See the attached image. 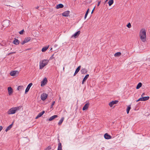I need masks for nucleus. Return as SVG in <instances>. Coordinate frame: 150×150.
<instances>
[{"label":"nucleus","mask_w":150,"mask_h":150,"mask_svg":"<svg viewBox=\"0 0 150 150\" xmlns=\"http://www.w3.org/2000/svg\"><path fill=\"white\" fill-rule=\"evenodd\" d=\"M13 125V123L11 124L9 126L7 127L6 128L5 131L6 132H7L12 127Z\"/></svg>","instance_id":"aec40b11"},{"label":"nucleus","mask_w":150,"mask_h":150,"mask_svg":"<svg viewBox=\"0 0 150 150\" xmlns=\"http://www.w3.org/2000/svg\"><path fill=\"white\" fill-rule=\"evenodd\" d=\"M89 104L88 103H87L85 104L84 106L82 108V110H84L86 109H87L89 105Z\"/></svg>","instance_id":"f3484780"},{"label":"nucleus","mask_w":150,"mask_h":150,"mask_svg":"<svg viewBox=\"0 0 150 150\" xmlns=\"http://www.w3.org/2000/svg\"><path fill=\"white\" fill-rule=\"evenodd\" d=\"M64 117H62L61 118V119L60 120H59V122L58 123V125H61L62 122H63L64 120Z\"/></svg>","instance_id":"393cba45"},{"label":"nucleus","mask_w":150,"mask_h":150,"mask_svg":"<svg viewBox=\"0 0 150 150\" xmlns=\"http://www.w3.org/2000/svg\"><path fill=\"white\" fill-rule=\"evenodd\" d=\"M80 33V31L79 30L78 31L71 36V38L74 37L75 38H76L79 35Z\"/></svg>","instance_id":"9b49d317"},{"label":"nucleus","mask_w":150,"mask_h":150,"mask_svg":"<svg viewBox=\"0 0 150 150\" xmlns=\"http://www.w3.org/2000/svg\"><path fill=\"white\" fill-rule=\"evenodd\" d=\"M118 102V101L116 100L112 101L109 103V105L110 107H112L114 105L116 104Z\"/></svg>","instance_id":"1a4fd4ad"},{"label":"nucleus","mask_w":150,"mask_h":150,"mask_svg":"<svg viewBox=\"0 0 150 150\" xmlns=\"http://www.w3.org/2000/svg\"><path fill=\"white\" fill-rule=\"evenodd\" d=\"M81 74H86L87 72V70L85 68H82V69L81 70Z\"/></svg>","instance_id":"dca6fc26"},{"label":"nucleus","mask_w":150,"mask_h":150,"mask_svg":"<svg viewBox=\"0 0 150 150\" xmlns=\"http://www.w3.org/2000/svg\"><path fill=\"white\" fill-rule=\"evenodd\" d=\"M26 42H25V41L24 40L21 43V44L22 45H24V44H25V43H26Z\"/></svg>","instance_id":"58836bf2"},{"label":"nucleus","mask_w":150,"mask_h":150,"mask_svg":"<svg viewBox=\"0 0 150 150\" xmlns=\"http://www.w3.org/2000/svg\"><path fill=\"white\" fill-rule=\"evenodd\" d=\"M13 43L15 45H18L19 43V41L17 39H15L13 41Z\"/></svg>","instance_id":"b1692460"},{"label":"nucleus","mask_w":150,"mask_h":150,"mask_svg":"<svg viewBox=\"0 0 150 150\" xmlns=\"http://www.w3.org/2000/svg\"><path fill=\"white\" fill-rule=\"evenodd\" d=\"M49 46L44 47L42 49V52H45L49 48Z\"/></svg>","instance_id":"a878e982"},{"label":"nucleus","mask_w":150,"mask_h":150,"mask_svg":"<svg viewBox=\"0 0 150 150\" xmlns=\"http://www.w3.org/2000/svg\"><path fill=\"white\" fill-rule=\"evenodd\" d=\"M64 7V5L63 4H60L57 5L56 6V8L57 9H59V8H62Z\"/></svg>","instance_id":"412c9836"},{"label":"nucleus","mask_w":150,"mask_h":150,"mask_svg":"<svg viewBox=\"0 0 150 150\" xmlns=\"http://www.w3.org/2000/svg\"><path fill=\"white\" fill-rule=\"evenodd\" d=\"M81 67V66H80L77 68L74 75V76H75L79 72L80 70Z\"/></svg>","instance_id":"a211bd4d"},{"label":"nucleus","mask_w":150,"mask_h":150,"mask_svg":"<svg viewBox=\"0 0 150 150\" xmlns=\"http://www.w3.org/2000/svg\"><path fill=\"white\" fill-rule=\"evenodd\" d=\"M9 21L8 20H4L3 21L2 24L4 27H7L9 25Z\"/></svg>","instance_id":"20e7f679"},{"label":"nucleus","mask_w":150,"mask_h":150,"mask_svg":"<svg viewBox=\"0 0 150 150\" xmlns=\"http://www.w3.org/2000/svg\"><path fill=\"white\" fill-rule=\"evenodd\" d=\"M30 37H27L25 38L24 40L26 42H27L28 41H30Z\"/></svg>","instance_id":"c85d7f7f"},{"label":"nucleus","mask_w":150,"mask_h":150,"mask_svg":"<svg viewBox=\"0 0 150 150\" xmlns=\"http://www.w3.org/2000/svg\"><path fill=\"white\" fill-rule=\"evenodd\" d=\"M58 116L57 115H54L51 117L49 119V120L51 121L53 120L54 118L57 117Z\"/></svg>","instance_id":"4be33fe9"},{"label":"nucleus","mask_w":150,"mask_h":150,"mask_svg":"<svg viewBox=\"0 0 150 150\" xmlns=\"http://www.w3.org/2000/svg\"><path fill=\"white\" fill-rule=\"evenodd\" d=\"M108 0H106L105 1V2H106L107 1H108Z\"/></svg>","instance_id":"8fccbe9b"},{"label":"nucleus","mask_w":150,"mask_h":150,"mask_svg":"<svg viewBox=\"0 0 150 150\" xmlns=\"http://www.w3.org/2000/svg\"><path fill=\"white\" fill-rule=\"evenodd\" d=\"M23 88V86H19L17 88V89L18 91H21Z\"/></svg>","instance_id":"7c9ffc66"},{"label":"nucleus","mask_w":150,"mask_h":150,"mask_svg":"<svg viewBox=\"0 0 150 150\" xmlns=\"http://www.w3.org/2000/svg\"><path fill=\"white\" fill-rule=\"evenodd\" d=\"M100 2H101V1H99L98 2V5H97L98 6L100 4Z\"/></svg>","instance_id":"79ce46f5"},{"label":"nucleus","mask_w":150,"mask_h":150,"mask_svg":"<svg viewBox=\"0 0 150 150\" xmlns=\"http://www.w3.org/2000/svg\"><path fill=\"white\" fill-rule=\"evenodd\" d=\"M89 76V74H88L86 75L85 77L83 79L82 82V84H83L84 83V82H85L86 80L88 79Z\"/></svg>","instance_id":"6ab92c4d"},{"label":"nucleus","mask_w":150,"mask_h":150,"mask_svg":"<svg viewBox=\"0 0 150 150\" xmlns=\"http://www.w3.org/2000/svg\"><path fill=\"white\" fill-rule=\"evenodd\" d=\"M149 96L142 97L138 99V100H137V102H138L139 101H145L148 100L149 99Z\"/></svg>","instance_id":"7ed1b4c3"},{"label":"nucleus","mask_w":150,"mask_h":150,"mask_svg":"<svg viewBox=\"0 0 150 150\" xmlns=\"http://www.w3.org/2000/svg\"><path fill=\"white\" fill-rule=\"evenodd\" d=\"M49 61V60L44 59L41 62H40V69H42L46 65Z\"/></svg>","instance_id":"f03ea898"},{"label":"nucleus","mask_w":150,"mask_h":150,"mask_svg":"<svg viewBox=\"0 0 150 150\" xmlns=\"http://www.w3.org/2000/svg\"><path fill=\"white\" fill-rule=\"evenodd\" d=\"M3 127L2 126H0V132L2 129Z\"/></svg>","instance_id":"a19ab883"},{"label":"nucleus","mask_w":150,"mask_h":150,"mask_svg":"<svg viewBox=\"0 0 150 150\" xmlns=\"http://www.w3.org/2000/svg\"><path fill=\"white\" fill-rule=\"evenodd\" d=\"M45 112L43 111L42 112L40 113L36 117L35 119H37L41 117L45 113Z\"/></svg>","instance_id":"2eb2a0df"},{"label":"nucleus","mask_w":150,"mask_h":150,"mask_svg":"<svg viewBox=\"0 0 150 150\" xmlns=\"http://www.w3.org/2000/svg\"><path fill=\"white\" fill-rule=\"evenodd\" d=\"M13 108H11L7 112V113L8 114H12L16 113L15 110H14Z\"/></svg>","instance_id":"39448f33"},{"label":"nucleus","mask_w":150,"mask_h":150,"mask_svg":"<svg viewBox=\"0 0 150 150\" xmlns=\"http://www.w3.org/2000/svg\"><path fill=\"white\" fill-rule=\"evenodd\" d=\"M18 72L17 71H13L10 73V75L12 76H14L16 74H18Z\"/></svg>","instance_id":"9d476101"},{"label":"nucleus","mask_w":150,"mask_h":150,"mask_svg":"<svg viewBox=\"0 0 150 150\" xmlns=\"http://www.w3.org/2000/svg\"><path fill=\"white\" fill-rule=\"evenodd\" d=\"M127 26L129 28H130L131 27V24L130 23H129L127 25Z\"/></svg>","instance_id":"f704fd0d"},{"label":"nucleus","mask_w":150,"mask_h":150,"mask_svg":"<svg viewBox=\"0 0 150 150\" xmlns=\"http://www.w3.org/2000/svg\"><path fill=\"white\" fill-rule=\"evenodd\" d=\"M131 109V107L130 105H129L127 109V114H128L129 112V111Z\"/></svg>","instance_id":"473e14b6"},{"label":"nucleus","mask_w":150,"mask_h":150,"mask_svg":"<svg viewBox=\"0 0 150 150\" xmlns=\"http://www.w3.org/2000/svg\"><path fill=\"white\" fill-rule=\"evenodd\" d=\"M47 82V78L46 77H45L43 79V80L41 82V86H42L45 85L46 84Z\"/></svg>","instance_id":"0eeeda50"},{"label":"nucleus","mask_w":150,"mask_h":150,"mask_svg":"<svg viewBox=\"0 0 150 150\" xmlns=\"http://www.w3.org/2000/svg\"><path fill=\"white\" fill-rule=\"evenodd\" d=\"M64 69V67H63V69Z\"/></svg>","instance_id":"3c124183"},{"label":"nucleus","mask_w":150,"mask_h":150,"mask_svg":"<svg viewBox=\"0 0 150 150\" xmlns=\"http://www.w3.org/2000/svg\"><path fill=\"white\" fill-rule=\"evenodd\" d=\"M114 2L113 0H110L108 2L109 6H111Z\"/></svg>","instance_id":"2f4dec72"},{"label":"nucleus","mask_w":150,"mask_h":150,"mask_svg":"<svg viewBox=\"0 0 150 150\" xmlns=\"http://www.w3.org/2000/svg\"><path fill=\"white\" fill-rule=\"evenodd\" d=\"M58 142H59V139H58Z\"/></svg>","instance_id":"09e8293b"},{"label":"nucleus","mask_w":150,"mask_h":150,"mask_svg":"<svg viewBox=\"0 0 150 150\" xmlns=\"http://www.w3.org/2000/svg\"><path fill=\"white\" fill-rule=\"evenodd\" d=\"M24 31V30L23 29L22 30H21V31L20 32H19V33L20 35H22L23 34Z\"/></svg>","instance_id":"e433bc0d"},{"label":"nucleus","mask_w":150,"mask_h":150,"mask_svg":"<svg viewBox=\"0 0 150 150\" xmlns=\"http://www.w3.org/2000/svg\"><path fill=\"white\" fill-rule=\"evenodd\" d=\"M33 84L32 83H30L27 86V87L26 88L25 91V93H26L29 91L30 87Z\"/></svg>","instance_id":"6e6552de"},{"label":"nucleus","mask_w":150,"mask_h":150,"mask_svg":"<svg viewBox=\"0 0 150 150\" xmlns=\"http://www.w3.org/2000/svg\"><path fill=\"white\" fill-rule=\"evenodd\" d=\"M54 55V54H53L52 55V56H51V57H50V60H52L54 58V57H53Z\"/></svg>","instance_id":"4c0bfd02"},{"label":"nucleus","mask_w":150,"mask_h":150,"mask_svg":"<svg viewBox=\"0 0 150 150\" xmlns=\"http://www.w3.org/2000/svg\"><path fill=\"white\" fill-rule=\"evenodd\" d=\"M39 8V6H37V7H36L35 8H36V9H38Z\"/></svg>","instance_id":"c03bdc74"},{"label":"nucleus","mask_w":150,"mask_h":150,"mask_svg":"<svg viewBox=\"0 0 150 150\" xmlns=\"http://www.w3.org/2000/svg\"><path fill=\"white\" fill-rule=\"evenodd\" d=\"M142 84L141 83H139L136 87V89H139V88L142 86Z\"/></svg>","instance_id":"cd10ccee"},{"label":"nucleus","mask_w":150,"mask_h":150,"mask_svg":"<svg viewBox=\"0 0 150 150\" xmlns=\"http://www.w3.org/2000/svg\"><path fill=\"white\" fill-rule=\"evenodd\" d=\"M8 90L9 95H10L13 93V90L11 87H8Z\"/></svg>","instance_id":"4468645a"},{"label":"nucleus","mask_w":150,"mask_h":150,"mask_svg":"<svg viewBox=\"0 0 150 150\" xmlns=\"http://www.w3.org/2000/svg\"><path fill=\"white\" fill-rule=\"evenodd\" d=\"M88 14V13H86V14H85V16H84V18L85 19L86 18Z\"/></svg>","instance_id":"ea45409f"},{"label":"nucleus","mask_w":150,"mask_h":150,"mask_svg":"<svg viewBox=\"0 0 150 150\" xmlns=\"http://www.w3.org/2000/svg\"><path fill=\"white\" fill-rule=\"evenodd\" d=\"M14 108V110H15V111L16 112L18 110L21 108V107L20 106L17 107H16L13 108Z\"/></svg>","instance_id":"c756f323"},{"label":"nucleus","mask_w":150,"mask_h":150,"mask_svg":"<svg viewBox=\"0 0 150 150\" xmlns=\"http://www.w3.org/2000/svg\"><path fill=\"white\" fill-rule=\"evenodd\" d=\"M69 13L70 11H66L62 13V15L64 16L67 17L68 16Z\"/></svg>","instance_id":"f8f14e48"},{"label":"nucleus","mask_w":150,"mask_h":150,"mask_svg":"<svg viewBox=\"0 0 150 150\" xmlns=\"http://www.w3.org/2000/svg\"><path fill=\"white\" fill-rule=\"evenodd\" d=\"M145 95V93H143L142 94V96H144V95Z\"/></svg>","instance_id":"de8ad7c7"},{"label":"nucleus","mask_w":150,"mask_h":150,"mask_svg":"<svg viewBox=\"0 0 150 150\" xmlns=\"http://www.w3.org/2000/svg\"><path fill=\"white\" fill-rule=\"evenodd\" d=\"M15 53V52H12L10 53L9 54H11L14 53Z\"/></svg>","instance_id":"49530a36"},{"label":"nucleus","mask_w":150,"mask_h":150,"mask_svg":"<svg viewBox=\"0 0 150 150\" xmlns=\"http://www.w3.org/2000/svg\"><path fill=\"white\" fill-rule=\"evenodd\" d=\"M121 53L120 52H117L114 54L115 57H119L120 56Z\"/></svg>","instance_id":"bb28decb"},{"label":"nucleus","mask_w":150,"mask_h":150,"mask_svg":"<svg viewBox=\"0 0 150 150\" xmlns=\"http://www.w3.org/2000/svg\"><path fill=\"white\" fill-rule=\"evenodd\" d=\"M139 36L142 41L144 42L146 40V34L145 30L144 29H142L139 33Z\"/></svg>","instance_id":"f257e3e1"},{"label":"nucleus","mask_w":150,"mask_h":150,"mask_svg":"<svg viewBox=\"0 0 150 150\" xmlns=\"http://www.w3.org/2000/svg\"><path fill=\"white\" fill-rule=\"evenodd\" d=\"M89 8H88V10H87V11H86V13H88V12H89Z\"/></svg>","instance_id":"37998d69"},{"label":"nucleus","mask_w":150,"mask_h":150,"mask_svg":"<svg viewBox=\"0 0 150 150\" xmlns=\"http://www.w3.org/2000/svg\"><path fill=\"white\" fill-rule=\"evenodd\" d=\"M95 7H94V8L93 9V10L92 11V12H91V13H93V11H94V9H95Z\"/></svg>","instance_id":"a18cd8bd"},{"label":"nucleus","mask_w":150,"mask_h":150,"mask_svg":"<svg viewBox=\"0 0 150 150\" xmlns=\"http://www.w3.org/2000/svg\"><path fill=\"white\" fill-rule=\"evenodd\" d=\"M55 103V101H54L52 102V105H51V108H52L53 106L54 105Z\"/></svg>","instance_id":"c9c22d12"},{"label":"nucleus","mask_w":150,"mask_h":150,"mask_svg":"<svg viewBox=\"0 0 150 150\" xmlns=\"http://www.w3.org/2000/svg\"><path fill=\"white\" fill-rule=\"evenodd\" d=\"M47 95L45 93H43L42 94L41 96V99L42 100H45L47 98Z\"/></svg>","instance_id":"423d86ee"},{"label":"nucleus","mask_w":150,"mask_h":150,"mask_svg":"<svg viewBox=\"0 0 150 150\" xmlns=\"http://www.w3.org/2000/svg\"><path fill=\"white\" fill-rule=\"evenodd\" d=\"M104 138L106 139H110L112 137L108 133H105L104 135Z\"/></svg>","instance_id":"ddd939ff"},{"label":"nucleus","mask_w":150,"mask_h":150,"mask_svg":"<svg viewBox=\"0 0 150 150\" xmlns=\"http://www.w3.org/2000/svg\"><path fill=\"white\" fill-rule=\"evenodd\" d=\"M62 146L61 143L59 142L58 144V147L57 150H62Z\"/></svg>","instance_id":"5701e85b"},{"label":"nucleus","mask_w":150,"mask_h":150,"mask_svg":"<svg viewBox=\"0 0 150 150\" xmlns=\"http://www.w3.org/2000/svg\"><path fill=\"white\" fill-rule=\"evenodd\" d=\"M51 149V147L50 146H49L48 147L46 148L45 150H50Z\"/></svg>","instance_id":"72a5a7b5"}]
</instances>
